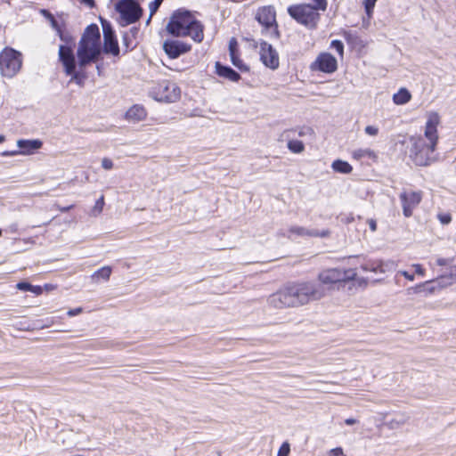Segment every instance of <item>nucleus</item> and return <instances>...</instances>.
Wrapping results in <instances>:
<instances>
[{
	"label": "nucleus",
	"mask_w": 456,
	"mask_h": 456,
	"mask_svg": "<svg viewBox=\"0 0 456 456\" xmlns=\"http://www.w3.org/2000/svg\"><path fill=\"white\" fill-rule=\"evenodd\" d=\"M321 287L310 281L288 284L270 295L267 304L275 309L298 307L322 298Z\"/></svg>",
	"instance_id": "nucleus-1"
},
{
	"label": "nucleus",
	"mask_w": 456,
	"mask_h": 456,
	"mask_svg": "<svg viewBox=\"0 0 456 456\" xmlns=\"http://www.w3.org/2000/svg\"><path fill=\"white\" fill-rule=\"evenodd\" d=\"M102 51L101 34L96 24H91L85 29L77 45V56L78 66L86 67L98 61Z\"/></svg>",
	"instance_id": "nucleus-2"
},
{
	"label": "nucleus",
	"mask_w": 456,
	"mask_h": 456,
	"mask_svg": "<svg viewBox=\"0 0 456 456\" xmlns=\"http://www.w3.org/2000/svg\"><path fill=\"white\" fill-rule=\"evenodd\" d=\"M167 30L174 37H190L197 43L204 38L203 26L186 11L175 12L167 25Z\"/></svg>",
	"instance_id": "nucleus-3"
},
{
	"label": "nucleus",
	"mask_w": 456,
	"mask_h": 456,
	"mask_svg": "<svg viewBox=\"0 0 456 456\" xmlns=\"http://www.w3.org/2000/svg\"><path fill=\"white\" fill-rule=\"evenodd\" d=\"M356 277L354 269L341 270L338 268H329L322 271L318 275L319 283L311 281L314 285L321 287L322 296H326L327 291L333 289L334 285L339 282L352 281Z\"/></svg>",
	"instance_id": "nucleus-4"
},
{
	"label": "nucleus",
	"mask_w": 456,
	"mask_h": 456,
	"mask_svg": "<svg viewBox=\"0 0 456 456\" xmlns=\"http://www.w3.org/2000/svg\"><path fill=\"white\" fill-rule=\"evenodd\" d=\"M59 59L64 68L66 75L70 76L69 83H75L83 86L86 75L84 71L86 67H79L76 62L73 51L68 46H62L59 51Z\"/></svg>",
	"instance_id": "nucleus-5"
},
{
	"label": "nucleus",
	"mask_w": 456,
	"mask_h": 456,
	"mask_svg": "<svg viewBox=\"0 0 456 456\" xmlns=\"http://www.w3.org/2000/svg\"><path fill=\"white\" fill-rule=\"evenodd\" d=\"M315 5L307 4H293L288 7V13L298 23L308 28H314L320 19Z\"/></svg>",
	"instance_id": "nucleus-6"
},
{
	"label": "nucleus",
	"mask_w": 456,
	"mask_h": 456,
	"mask_svg": "<svg viewBox=\"0 0 456 456\" xmlns=\"http://www.w3.org/2000/svg\"><path fill=\"white\" fill-rule=\"evenodd\" d=\"M436 268L437 276L429 280V291L436 289L437 287L444 288L452 285L456 281V265H450L449 260L438 258L434 272Z\"/></svg>",
	"instance_id": "nucleus-7"
},
{
	"label": "nucleus",
	"mask_w": 456,
	"mask_h": 456,
	"mask_svg": "<svg viewBox=\"0 0 456 456\" xmlns=\"http://www.w3.org/2000/svg\"><path fill=\"white\" fill-rule=\"evenodd\" d=\"M150 95L157 102H175L180 99L181 90L175 83L164 80L151 88Z\"/></svg>",
	"instance_id": "nucleus-8"
},
{
	"label": "nucleus",
	"mask_w": 456,
	"mask_h": 456,
	"mask_svg": "<svg viewBox=\"0 0 456 456\" xmlns=\"http://www.w3.org/2000/svg\"><path fill=\"white\" fill-rule=\"evenodd\" d=\"M21 65L22 60L19 52L5 48L0 53V70L3 76L13 77L20 71Z\"/></svg>",
	"instance_id": "nucleus-9"
},
{
	"label": "nucleus",
	"mask_w": 456,
	"mask_h": 456,
	"mask_svg": "<svg viewBox=\"0 0 456 456\" xmlns=\"http://www.w3.org/2000/svg\"><path fill=\"white\" fill-rule=\"evenodd\" d=\"M117 10L120 14L119 23L123 27L135 22L142 14L139 4L133 0L120 1L117 5Z\"/></svg>",
	"instance_id": "nucleus-10"
},
{
	"label": "nucleus",
	"mask_w": 456,
	"mask_h": 456,
	"mask_svg": "<svg viewBox=\"0 0 456 456\" xmlns=\"http://www.w3.org/2000/svg\"><path fill=\"white\" fill-rule=\"evenodd\" d=\"M256 19L264 27V32L275 35L277 32L276 12L273 6H263L256 14Z\"/></svg>",
	"instance_id": "nucleus-11"
},
{
	"label": "nucleus",
	"mask_w": 456,
	"mask_h": 456,
	"mask_svg": "<svg viewBox=\"0 0 456 456\" xmlns=\"http://www.w3.org/2000/svg\"><path fill=\"white\" fill-rule=\"evenodd\" d=\"M310 69L313 71H322L331 74L338 69L337 59L329 53H320L315 61L311 63Z\"/></svg>",
	"instance_id": "nucleus-12"
},
{
	"label": "nucleus",
	"mask_w": 456,
	"mask_h": 456,
	"mask_svg": "<svg viewBox=\"0 0 456 456\" xmlns=\"http://www.w3.org/2000/svg\"><path fill=\"white\" fill-rule=\"evenodd\" d=\"M259 56L262 63L271 69H276L279 67V54L272 45L265 41L259 43Z\"/></svg>",
	"instance_id": "nucleus-13"
},
{
	"label": "nucleus",
	"mask_w": 456,
	"mask_h": 456,
	"mask_svg": "<svg viewBox=\"0 0 456 456\" xmlns=\"http://www.w3.org/2000/svg\"><path fill=\"white\" fill-rule=\"evenodd\" d=\"M163 49L170 58L175 59L191 51V45L180 40H167L163 44Z\"/></svg>",
	"instance_id": "nucleus-14"
},
{
	"label": "nucleus",
	"mask_w": 456,
	"mask_h": 456,
	"mask_svg": "<svg viewBox=\"0 0 456 456\" xmlns=\"http://www.w3.org/2000/svg\"><path fill=\"white\" fill-rule=\"evenodd\" d=\"M329 230H309L307 228L302 226H291L288 230L287 236L290 239H295L297 237H321L325 238L330 235Z\"/></svg>",
	"instance_id": "nucleus-15"
},
{
	"label": "nucleus",
	"mask_w": 456,
	"mask_h": 456,
	"mask_svg": "<svg viewBox=\"0 0 456 456\" xmlns=\"http://www.w3.org/2000/svg\"><path fill=\"white\" fill-rule=\"evenodd\" d=\"M103 38L104 47L103 50L106 53L118 55L119 53V47L118 41L115 37L114 32L110 26L103 25Z\"/></svg>",
	"instance_id": "nucleus-16"
},
{
	"label": "nucleus",
	"mask_w": 456,
	"mask_h": 456,
	"mask_svg": "<svg viewBox=\"0 0 456 456\" xmlns=\"http://www.w3.org/2000/svg\"><path fill=\"white\" fill-rule=\"evenodd\" d=\"M392 265L390 262H385L380 259H370L366 260L361 265V268L363 272H370L375 274L385 273L389 266Z\"/></svg>",
	"instance_id": "nucleus-17"
},
{
	"label": "nucleus",
	"mask_w": 456,
	"mask_h": 456,
	"mask_svg": "<svg viewBox=\"0 0 456 456\" xmlns=\"http://www.w3.org/2000/svg\"><path fill=\"white\" fill-rule=\"evenodd\" d=\"M410 157L417 166H426L428 164V153L422 142L414 141L410 151Z\"/></svg>",
	"instance_id": "nucleus-18"
},
{
	"label": "nucleus",
	"mask_w": 456,
	"mask_h": 456,
	"mask_svg": "<svg viewBox=\"0 0 456 456\" xmlns=\"http://www.w3.org/2000/svg\"><path fill=\"white\" fill-rule=\"evenodd\" d=\"M403 202V214L405 216L411 215L412 208L419 203L421 196L419 192L405 191L400 196Z\"/></svg>",
	"instance_id": "nucleus-19"
},
{
	"label": "nucleus",
	"mask_w": 456,
	"mask_h": 456,
	"mask_svg": "<svg viewBox=\"0 0 456 456\" xmlns=\"http://www.w3.org/2000/svg\"><path fill=\"white\" fill-rule=\"evenodd\" d=\"M48 18L50 20L53 28H54L56 30L61 40L64 43V45H60L59 49L62 46H68L73 51V49H72V46L74 45L73 36L69 32L62 29V28L58 24V22L55 20V19L53 18V16L52 14H48Z\"/></svg>",
	"instance_id": "nucleus-20"
},
{
	"label": "nucleus",
	"mask_w": 456,
	"mask_h": 456,
	"mask_svg": "<svg viewBox=\"0 0 456 456\" xmlns=\"http://www.w3.org/2000/svg\"><path fill=\"white\" fill-rule=\"evenodd\" d=\"M147 117V111L142 105L134 104L126 112V118L132 123L142 121Z\"/></svg>",
	"instance_id": "nucleus-21"
},
{
	"label": "nucleus",
	"mask_w": 456,
	"mask_h": 456,
	"mask_svg": "<svg viewBox=\"0 0 456 456\" xmlns=\"http://www.w3.org/2000/svg\"><path fill=\"white\" fill-rule=\"evenodd\" d=\"M17 146L20 148L19 152L20 155H30L41 148L42 142L39 140L20 139L17 141Z\"/></svg>",
	"instance_id": "nucleus-22"
},
{
	"label": "nucleus",
	"mask_w": 456,
	"mask_h": 456,
	"mask_svg": "<svg viewBox=\"0 0 456 456\" xmlns=\"http://www.w3.org/2000/svg\"><path fill=\"white\" fill-rule=\"evenodd\" d=\"M439 122L440 118L437 113H429V152L434 151L438 140L436 127Z\"/></svg>",
	"instance_id": "nucleus-23"
},
{
	"label": "nucleus",
	"mask_w": 456,
	"mask_h": 456,
	"mask_svg": "<svg viewBox=\"0 0 456 456\" xmlns=\"http://www.w3.org/2000/svg\"><path fill=\"white\" fill-rule=\"evenodd\" d=\"M111 273V266L105 265L94 272L90 276V280L94 284H98L102 281L106 282L110 280Z\"/></svg>",
	"instance_id": "nucleus-24"
},
{
	"label": "nucleus",
	"mask_w": 456,
	"mask_h": 456,
	"mask_svg": "<svg viewBox=\"0 0 456 456\" xmlns=\"http://www.w3.org/2000/svg\"><path fill=\"white\" fill-rule=\"evenodd\" d=\"M216 70L218 76L227 78L232 82H236L240 78L239 73L230 67L221 65L219 62L216 63Z\"/></svg>",
	"instance_id": "nucleus-25"
},
{
	"label": "nucleus",
	"mask_w": 456,
	"mask_h": 456,
	"mask_svg": "<svg viewBox=\"0 0 456 456\" xmlns=\"http://www.w3.org/2000/svg\"><path fill=\"white\" fill-rule=\"evenodd\" d=\"M351 156L355 160H362L363 159H369L376 161L378 159L376 152L370 148L355 149L351 152Z\"/></svg>",
	"instance_id": "nucleus-26"
},
{
	"label": "nucleus",
	"mask_w": 456,
	"mask_h": 456,
	"mask_svg": "<svg viewBox=\"0 0 456 456\" xmlns=\"http://www.w3.org/2000/svg\"><path fill=\"white\" fill-rule=\"evenodd\" d=\"M411 94L408 89L402 87L393 95V102L396 105H403L410 102Z\"/></svg>",
	"instance_id": "nucleus-27"
},
{
	"label": "nucleus",
	"mask_w": 456,
	"mask_h": 456,
	"mask_svg": "<svg viewBox=\"0 0 456 456\" xmlns=\"http://www.w3.org/2000/svg\"><path fill=\"white\" fill-rule=\"evenodd\" d=\"M333 171L339 174H350L353 171V167L346 161L342 159H336L331 164Z\"/></svg>",
	"instance_id": "nucleus-28"
},
{
	"label": "nucleus",
	"mask_w": 456,
	"mask_h": 456,
	"mask_svg": "<svg viewBox=\"0 0 456 456\" xmlns=\"http://www.w3.org/2000/svg\"><path fill=\"white\" fill-rule=\"evenodd\" d=\"M408 420V416L405 414H398L394 419H392L388 423L387 427L390 429L398 428L401 426L404 425Z\"/></svg>",
	"instance_id": "nucleus-29"
},
{
	"label": "nucleus",
	"mask_w": 456,
	"mask_h": 456,
	"mask_svg": "<svg viewBox=\"0 0 456 456\" xmlns=\"http://www.w3.org/2000/svg\"><path fill=\"white\" fill-rule=\"evenodd\" d=\"M232 63L238 68L240 71H248V67L245 65L239 56V52L230 53Z\"/></svg>",
	"instance_id": "nucleus-30"
},
{
	"label": "nucleus",
	"mask_w": 456,
	"mask_h": 456,
	"mask_svg": "<svg viewBox=\"0 0 456 456\" xmlns=\"http://www.w3.org/2000/svg\"><path fill=\"white\" fill-rule=\"evenodd\" d=\"M288 149L293 153H301L305 150L304 143L298 140H290L288 142Z\"/></svg>",
	"instance_id": "nucleus-31"
},
{
	"label": "nucleus",
	"mask_w": 456,
	"mask_h": 456,
	"mask_svg": "<svg viewBox=\"0 0 456 456\" xmlns=\"http://www.w3.org/2000/svg\"><path fill=\"white\" fill-rule=\"evenodd\" d=\"M104 206V198L102 196L100 199H98L94 206V208L91 210V215L94 216H98L103 209Z\"/></svg>",
	"instance_id": "nucleus-32"
},
{
	"label": "nucleus",
	"mask_w": 456,
	"mask_h": 456,
	"mask_svg": "<svg viewBox=\"0 0 456 456\" xmlns=\"http://www.w3.org/2000/svg\"><path fill=\"white\" fill-rule=\"evenodd\" d=\"M436 217L443 225H447L452 222V215L449 212L439 211Z\"/></svg>",
	"instance_id": "nucleus-33"
},
{
	"label": "nucleus",
	"mask_w": 456,
	"mask_h": 456,
	"mask_svg": "<svg viewBox=\"0 0 456 456\" xmlns=\"http://www.w3.org/2000/svg\"><path fill=\"white\" fill-rule=\"evenodd\" d=\"M163 0H154L149 4L150 17L147 22L150 21L152 15L157 12Z\"/></svg>",
	"instance_id": "nucleus-34"
},
{
	"label": "nucleus",
	"mask_w": 456,
	"mask_h": 456,
	"mask_svg": "<svg viewBox=\"0 0 456 456\" xmlns=\"http://www.w3.org/2000/svg\"><path fill=\"white\" fill-rule=\"evenodd\" d=\"M410 269L414 273V276L424 277L426 274L425 268L420 265L414 264L411 265Z\"/></svg>",
	"instance_id": "nucleus-35"
},
{
	"label": "nucleus",
	"mask_w": 456,
	"mask_h": 456,
	"mask_svg": "<svg viewBox=\"0 0 456 456\" xmlns=\"http://www.w3.org/2000/svg\"><path fill=\"white\" fill-rule=\"evenodd\" d=\"M331 48L335 49L338 53L342 57L344 53V45L339 40H333L330 44Z\"/></svg>",
	"instance_id": "nucleus-36"
},
{
	"label": "nucleus",
	"mask_w": 456,
	"mask_h": 456,
	"mask_svg": "<svg viewBox=\"0 0 456 456\" xmlns=\"http://www.w3.org/2000/svg\"><path fill=\"white\" fill-rule=\"evenodd\" d=\"M402 275L410 281H413L415 279L414 273L409 268L408 270H400L397 272L396 276Z\"/></svg>",
	"instance_id": "nucleus-37"
},
{
	"label": "nucleus",
	"mask_w": 456,
	"mask_h": 456,
	"mask_svg": "<svg viewBox=\"0 0 456 456\" xmlns=\"http://www.w3.org/2000/svg\"><path fill=\"white\" fill-rule=\"evenodd\" d=\"M426 287V283H421L414 287H411L407 289V294L409 296H412L414 294H417L419 292L424 291Z\"/></svg>",
	"instance_id": "nucleus-38"
},
{
	"label": "nucleus",
	"mask_w": 456,
	"mask_h": 456,
	"mask_svg": "<svg viewBox=\"0 0 456 456\" xmlns=\"http://www.w3.org/2000/svg\"><path fill=\"white\" fill-rule=\"evenodd\" d=\"M290 445L288 442H284L278 451L277 456H289Z\"/></svg>",
	"instance_id": "nucleus-39"
},
{
	"label": "nucleus",
	"mask_w": 456,
	"mask_h": 456,
	"mask_svg": "<svg viewBox=\"0 0 456 456\" xmlns=\"http://www.w3.org/2000/svg\"><path fill=\"white\" fill-rule=\"evenodd\" d=\"M376 2H377V0H365V2H364L365 10H366V12L369 17L370 16L371 12H372V10L375 6Z\"/></svg>",
	"instance_id": "nucleus-40"
},
{
	"label": "nucleus",
	"mask_w": 456,
	"mask_h": 456,
	"mask_svg": "<svg viewBox=\"0 0 456 456\" xmlns=\"http://www.w3.org/2000/svg\"><path fill=\"white\" fill-rule=\"evenodd\" d=\"M102 168H104L105 170H110L113 168L114 167V164H113V161L109 159V158H103L102 159Z\"/></svg>",
	"instance_id": "nucleus-41"
},
{
	"label": "nucleus",
	"mask_w": 456,
	"mask_h": 456,
	"mask_svg": "<svg viewBox=\"0 0 456 456\" xmlns=\"http://www.w3.org/2000/svg\"><path fill=\"white\" fill-rule=\"evenodd\" d=\"M315 8L325 11L327 8V0H312Z\"/></svg>",
	"instance_id": "nucleus-42"
},
{
	"label": "nucleus",
	"mask_w": 456,
	"mask_h": 456,
	"mask_svg": "<svg viewBox=\"0 0 456 456\" xmlns=\"http://www.w3.org/2000/svg\"><path fill=\"white\" fill-rule=\"evenodd\" d=\"M238 50V43L235 38H232L229 42V53H237Z\"/></svg>",
	"instance_id": "nucleus-43"
},
{
	"label": "nucleus",
	"mask_w": 456,
	"mask_h": 456,
	"mask_svg": "<svg viewBox=\"0 0 456 456\" xmlns=\"http://www.w3.org/2000/svg\"><path fill=\"white\" fill-rule=\"evenodd\" d=\"M329 454L330 456H346V454L344 452L341 447H336L330 450Z\"/></svg>",
	"instance_id": "nucleus-44"
},
{
	"label": "nucleus",
	"mask_w": 456,
	"mask_h": 456,
	"mask_svg": "<svg viewBox=\"0 0 456 456\" xmlns=\"http://www.w3.org/2000/svg\"><path fill=\"white\" fill-rule=\"evenodd\" d=\"M365 133L369 135L375 136L379 133V128L374 126H367L364 129Z\"/></svg>",
	"instance_id": "nucleus-45"
},
{
	"label": "nucleus",
	"mask_w": 456,
	"mask_h": 456,
	"mask_svg": "<svg viewBox=\"0 0 456 456\" xmlns=\"http://www.w3.org/2000/svg\"><path fill=\"white\" fill-rule=\"evenodd\" d=\"M314 134V131L311 127H302L299 129L298 131V135L299 136H306V135H313Z\"/></svg>",
	"instance_id": "nucleus-46"
},
{
	"label": "nucleus",
	"mask_w": 456,
	"mask_h": 456,
	"mask_svg": "<svg viewBox=\"0 0 456 456\" xmlns=\"http://www.w3.org/2000/svg\"><path fill=\"white\" fill-rule=\"evenodd\" d=\"M31 286L32 284L28 283V282H19L17 285H16V288L20 290H23V291H30V289H31Z\"/></svg>",
	"instance_id": "nucleus-47"
},
{
	"label": "nucleus",
	"mask_w": 456,
	"mask_h": 456,
	"mask_svg": "<svg viewBox=\"0 0 456 456\" xmlns=\"http://www.w3.org/2000/svg\"><path fill=\"white\" fill-rule=\"evenodd\" d=\"M82 312H83L82 307H77V308H74V309H70V310H69V311H68V313H67V314H68L69 317H73V316H76V315L80 314Z\"/></svg>",
	"instance_id": "nucleus-48"
},
{
	"label": "nucleus",
	"mask_w": 456,
	"mask_h": 456,
	"mask_svg": "<svg viewBox=\"0 0 456 456\" xmlns=\"http://www.w3.org/2000/svg\"><path fill=\"white\" fill-rule=\"evenodd\" d=\"M19 154H20L19 151H5L1 153V155L4 157H12V156H17Z\"/></svg>",
	"instance_id": "nucleus-49"
},
{
	"label": "nucleus",
	"mask_w": 456,
	"mask_h": 456,
	"mask_svg": "<svg viewBox=\"0 0 456 456\" xmlns=\"http://www.w3.org/2000/svg\"><path fill=\"white\" fill-rule=\"evenodd\" d=\"M368 224H369V227L370 229L372 231V232H375L377 230V223L374 219H369L367 221Z\"/></svg>",
	"instance_id": "nucleus-50"
},
{
	"label": "nucleus",
	"mask_w": 456,
	"mask_h": 456,
	"mask_svg": "<svg viewBox=\"0 0 456 456\" xmlns=\"http://www.w3.org/2000/svg\"><path fill=\"white\" fill-rule=\"evenodd\" d=\"M30 292H32L36 295H40L42 293V288L40 286L32 285L31 289H30Z\"/></svg>",
	"instance_id": "nucleus-51"
},
{
	"label": "nucleus",
	"mask_w": 456,
	"mask_h": 456,
	"mask_svg": "<svg viewBox=\"0 0 456 456\" xmlns=\"http://www.w3.org/2000/svg\"><path fill=\"white\" fill-rule=\"evenodd\" d=\"M357 422V420L355 419H353V418H349V419H346L345 420V423L348 426H351V425H354Z\"/></svg>",
	"instance_id": "nucleus-52"
},
{
	"label": "nucleus",
	"mask_w": 456,
	"mask_h": 456,
	"mask_svg": "<svg viewBox=\"0 0 456 456\" xmlns=\"http://www.w3.org/2000/svg\"><path fill=\"white\" fill-rule=\"evenodd\" d=\"M73 208V205H70V206H68V207H62V208H60V210L61 212H67L69 211V209H71Z\"/></svg>",
	"instance_id": "nucleus-53"
},
{
	"label": "nucleus",
	"mask_w": 456,
	"mask_h": 456,
	"mask_svg": "<svg viewBox=\"0 0 456 456\" xmlns=\"http://www.w3.org/2000/svg\"><path fill=\"white\" fill-rule=\"evenodd\" d=\"M249 41L251 42V45H252L253 47H255V48L258 47V43H257L256 40L251 39V40H249Z\"/></svg>",
	"instance_id": "nucleus-54"
},
{
	"label": "nucleus",
	"mask_w": 456,
	"mask_h": 456,
	"mask_svg": "<svg viewBox=\"0 0 456 456\" xmlns=\"http://www.w3.org/2000/svg\"><path fill=\"white\" fill-rule=\"evenodd\" d=\"M4 135H0V143H2L4 141Z\"/></svg>",
	"instance_id": "nucleus-55"
},
{
	"label": "nucleus",
	"mask_w": 456,
	"mask_h": 456,
	"mask_svg": "<svg viewBox=\"0 0 456 456\" xmlns=\"http://www.w3.org/2000/svg\"><path fill=\"white\" fill-rule=\"evenodd\" d=\"M86 2L88 3L89 5H91V6L93 5V3H94L93 0H86Z\"/></svg>",
	"instance_id": "nucleus-56"
},
{
	"label": "nucleus",
	"mask_w": 456,
	"mask_h": 456,
	"mask_svg": "<svg viewBox=\"0 0 456 456\" xmlns=\"http://www.w3.org/2000/svg\"><path fill=\"white\" fill-rule=\"evenodd\" d=\"M424 134H425V136H428V126H426V128L424 130Z\"/></svg>",
	"instance_id": "nucleus-57"
}]
</instances>
